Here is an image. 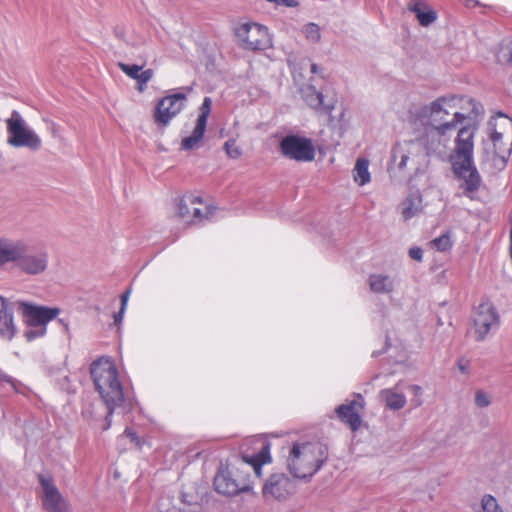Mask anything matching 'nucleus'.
Returning <instances> with one entry per match:
<instances>
[{"mask_svg": "<svg viewBox=\"0 0 512 512\" xmlns=\"http://www.w3.org/2000/svg\"><path fill=\"white\" fill-rule=\"evenodd\" d=\"M399 207L404 220H409L422 210V196L418 192L412 193L401 202Z\"/></svg>", "mask_w": 512, "mask_h": 512, "instance_id": "b1692460", "label": "nucleus"}, {"mask_svg": "<svg viewBox=\"0 0 512 512\" xmlns=\"http://www.w3.org/2000/svg\"><path fill=\"white\" fill-rule=\"evenodd\" d=\"M410 391L414 395V399H412V402L415 406L419 407L422 405L423 401L421 399L422 389L419 385H411L409 386Z\"/></svg>", "mask_w": 512, "mask_h": 512, "instance_id": "58836bf2", "label": "nucleus"}, {"mask_svg": "<svg viewBox=\"0 0 512 512\" xmlns=\"http://www.w3.org/2000/svg\"><path fill=\"white\" fill-rule=\"evenodd\" d=\"M482 512H503L497 499L491 494H485L481 499Z\"/></svg>", "mask_w": 512, "mask_h": 512, "instance_id": "c85d7f7f", "label": "nucleus"}, {"mask_svg": "<svg viewBox=\"0 0 512 512\" xmlns=\"http://www.w3.org/2000/svg\"><path fill=\"white\" fill-rule=\"evenodd\" d=\"M318 71H319V67L317 66V64H314V63H313V64L311 65V72H312V73H314V74H316V73H318Z\"/></svg>", "mask_w": 512, "mask_h": 512, "instance_id": "3c124183", "label": "nucleus"}, {"mask_svg": "<svg viewBox=\"0 0 512 512\" xmlns=\"http://www.w3.org/2000/svg\"><path fill=\"white\" fill-rule=\"evenodd\" d=\"M15 305L21 311L28 326L46 327L60 313V309L57 307L40 306L25 301H16Z\"/></svg>", "mask_w": 512, "mask_h": 512, "instance_id": "4468645a", "label": "nucleus"}, {"mask_svg": "<svg viewBox=\"0 0 512 512\" xmlns=\"http://www.w3.org/2000/svg\"><path fill=\"white\" fill-rule=\"evenodd\" d=\"M409 257L418 262L422 261L423 258V250L420 247H412L409 249Z\"/></svg>", "mask_w": 512, "mask_h": 512, "instance_id": "ea45409f", "label": "nucleus"}, {"mask_svg": "<svg viewBox=\"0 0 512 512\" xmlns=\"http://www.w3.org/2000/svg\"><path fill=\"white\" fill-rule=\"evenodd\" d=\"M468 102L472 104L473 112L475 113V115H479L480 113H482V107L480 105L475 104L473 99H469Z\"/></svg>", "mask_w": 512, "mask_h": 512, "instance_id": "de8ad7c7", "label": "nucleus"}, {"mask_svg": "<svg viewBox=\"0 0 512 512\" xmlns=\"http://www.w3.org/2000/svg\"><path fill=\"white\" fill-rule=\"evenodd\" d=\"M211 105V98L205 97L200 106V113L198 115L196 125L192 131V134L188 137H185L181 142L182 149L193 150L200 147L201 141L206 131L207 119L211 112Z\"/></svg>", "mask_w": 512, "mask_h": 512, "instance_id": "f3484780", "label": "nucleus"}, {"mask_svg": "<svg viewBox=\"0 0 512 512\" xmlns=\"http://www.w3.org/2000/svg\"><path fill=\"white\" fill-rule=\"evenodd\" d=\"M38 496L46 512H71L69 501L62 495L50 473H39Z\"/></svg>", "mask_w": 512, "mask_h": 512, "instance_id": "6e6552de", "label": "nucleus"}, {"mask_svg": "<svg viewBox=\"0 0 512 512\" xmlns=\"http://www.w3.org/2000/svg\"><path fill=\"white\" fill-rule=\"evenodd\" d=\"M294 482L284 473H273L262 486V495L265 499L282 500L293 494Z\"/></svg>", "mask_w": 512, "mask_h": 512, "instance_id": "dca6fc26", "label": "nucleus"}, {"mask_svg": "<svg viewBox=\"0 0 512 512\" xmlns=\"http://www.w3.org/2000/svg\"><path fill=\"white\" fill-rule=\"evenodd\" d=\"M419 153L418 144L412 140L398 143L392 149L391 163L396 165L400 171H404L409 165L418 163Z\"/></svg>", "mask_w": 512, "mask_h": 512, "instance_id": "6ab92c4d", "label": "nucleus"}, {"mask_svg": "<svg viewBox=\"0 0 512 512\" xmlns=\"http://www.w3.org/2000/svg\"><path fill=\"white\" fill-rule=\"evenodd\" d=\"M327 450H290L287 467L293 477L311 478L326 461Z\"/></svg>", "mask_w": 512, "mask_h": 512, "instance_id": "423d86ee", "label": "nucleus"}, {"mask_svg": "<svg viewBox=\"0 0 512 512\" xmlns=\"http://www.w3.org/2000/svg\"><path fill=\"white\" fill-rule=\"evenodd\" d=\"M26 244L22 241L8 239L0 240V267L8 262H16L19 265L22 254L25 252Z\"/></svg>", "mask_w": 512, "mask_h": 512, "instance_id": "4be33fe9", "label": "nucleus"}, {"mask_svg": "<svg viewBox=\"0 0 512 512\" xmlns=\"http://www.w3.org/2000/svg\"><path fill=\"white\" fill-rule=\"evenodd\" d=\"M424 6V2L415 0L408 5V9L416 14L420 25L428 26L436 20L437 15L433 10L423 11L422 8Z\"/></svg>", "mask_w": 512, "mask_h": 512, "instance_id": "a878e982", "label": "nucleus"}, {"mask_svg": "<svg viewBox=\"0 0 512 512\" xmlns=\"http://www.w3.org/2000/svg\"><path fill=\"white\" fill-rule=\"evenodd\" d=\"M224 149L227 155L232 159H237L242 154L241 149L236 145V141L233 139H230L225 142Z\"/></svg>", "mask_w": 512, "mask_h": 512, "instance_id": "72a5a7b5", "label": "nucleus"}, {"mask_svg": "<svg viewBox=\"0 0 512 512\" xmlns=\"http://www.w3.org/2000/svg\"><path fill=\"white\" fill-rule=\"evenodd\" d=\"M457 366L463 374H467L469 372V361L459 360Z\"/></svg>", "mask_w": 512, "mask_h": 512, "instance_id": "79ce46f5", "label": "nucleus"}, {"mask_svg": "<svg viewBox=\"0 0 512 512\" xmlns=\"http://www.w3.org/2000/svg\"><path fill=\"white\" fill-rule=\"evenodd\" d=\"M272 2L276 3V4H285L288 7H293L296 5L295 3H293L292 1H289V0H276V1H272Z\"/></svg>", "mask_w": 512, "mask_h": 512, "instance_id": "09e8293b", "label": "nucleus"}, {"mask_svg": "<svg viewBox=\"0 0 512 512\" xmlns=\"http://www.w3.org/2000/svg\"><path fill=\"white\" fill-rule=\"evenodd\" d=\"M364 407V400L361 396L358 399L352 400L347 404H342L336 408L338 418L349 425L355 431L361 425L360 411Z\"/></svg>", "mask_w": 512, "mask_h": 512, "instance_id": "aec40b11", "label": "nucleus"}, {"mask_svg": "<svg viewBox=\"0 0 512 512\" xmlns=\"http://www.w3.org/2000/svg\"><path fill=\"white\" fill-rule=\"evenodd\" d=\"M118 67L121 69V71H123L127 76H129L130 78L136 80L140 73H141V70L142 68L144 67V64L143 65H136V64H125V63H118Z\"/></svg>", "mask_w": 512, "mask_h": 512, "instance_id": "2f4dec72", "label": "nucleus"}, {"mask_svg": "<svg viewBox=\"0 0 512 512\" xmlns=\"http://www.w3.org/2000/svg\"><path fill=\"white\" fill-rule=\"evenodd\" d=\"M236 36L247 50H265L271 46L268 29L257 23L241 24L236 30Z\"/></svg>", "mask_w": 512, "mask_h": 512, "instance_id": "9b49d317", "label": "nucleus"}, {"mask_svg": "<svg viewBox=\"0 0 512 512\" xmlns=\"http://www.w3.org/2000/svg\"><path fill=\"white\" fill-rule=\"evenodd\" d=\"M281 155L296 162H311L315 158V148L311 139L297 134L284 136L279 143Z\"/></svg>", "mask_w": 512, "mask_h": 512, "instance_id": "1a4fd4ad", "label": "nucleus"}, {"mask_svg": "<svg viewBox=\"0 0 512 512\" xmlns=\"http://www.w3.org/2000/svg\"><path fill=\"white\" fill-rule=\"evenodd\" d=\"M31 329L25 332V337L28 341L34 340L36 338L42 337L46 334V327L42 326H30Z\"/></svg>", "mask_w": 512, "mask_h": 512, "instance_id": "e433bc0d", "label": "nucleus"}, {"mask_svg": "<svg viewBox=\"0 0 512 512\" xmlns=\"http://www.w3.org/2000/svg\"><path fill=\"white\" fill-rule=\"evenodd\" d=\"M167 512H200V511L192 510V509L178 510L176 508H172V509H169Z\"/></svg>", "mask_w": 512, "mask_h": 512, "instance_id": "8fccbe9b", "label": "nucleus"}, {"mask_svg": "<svg viewBox=\"0 0 512 512\" xmlns=\"http://www.w3.org/2000/svg\"><path fill=\"white\" fill-rule=\"evenodd\" d=\"M306 39L312 43H317L321 38L320 27L315 23H308L302 29Z\"/></svg>", "mask_w": 512, "mask_h": 512, "instance_id": "c756f323", "label": "nucleus"}, {"mask_svg": "<svg viewBox=\"0 0 512 512\" xmlns=\"http://www.w3.org/2000/svg\"><path fill=\"white\" fill-rule=\"evenodd\" d=\"M129 295H130V290L125 291V292L121 295V307H122V310H125V309H126L127 302H128V298H129Z\"/></svg>", "mask_w": 512, "mask_h": 512, "instance_id": "37998d69", "label": "nucleus"}, {"mask_svg": "<svg viewBox=\"0 0 512 512\" xmlns=\"http://www.w3.org/2000/svg\"><path fill=\"white\" fill-rule=\"evenodd\" d=\"M368 282L374 293H391L394 290V281L388 275L372 274L369 276Z\"/></svg>", "mask_w": 512, "mask_h": 512, "instance_id": "393cba45", "label": "nucleus"}, {"mask_svg": "<svg viewBox=\"0 0 512 512\" xmlns=\"http://www.w3.org/2000/svg\"><path fill=\"white\" fill-rule=\"evenodd\" d=\"M14 307H17L15 302H9L0 296V337L7 340H11L17 331L13 319Z\"/></svg>", "mask_w": 512, "mask_h": 512, "instance_id": "412c9836", "label": "nucleus"}, {"mask_svg": "<svg viewBox=\"0 0 512 512\" xmlns=\"http://www.w3.org/2000/svg\"><path fill=\"white\" fill-rule=\"evenodd\" d=\"M186 101V95L184 93H175L163 97L157 103L154 112V121L156 124L165 127L170 121L181 112Z\"/></svg>", "mask_w": 512, "mask_h": 512, "instance_id": "2eb2a0df", "label": "nucleus"}, {"mask_svg": "<svg viewBox=\"0 0 512 512\" xmlns=\"http://www.w3.org/2000/svg\"><path fill=\"white\" fill-rule=\"evenodd\" d=\"M48 267V253L43 249H34L26 245L18 268L28 275L43 273Z\"/></svg>", "mask_w": 512, "mask_h": 512, "instance_id": "a211bd4d", "label": "nucleus"}, {"mask_svg": "<svg viewBox=\"0 0 512 512\" xmlns=\"http://www.w3.org/2000/svg\"><path fill=\"white\" fill-rule=\"evenodd\" d=\"M432 245L441 252L447 251L452 247L450 236L443 234L432 241Z\"/></svg>", "mask_w": 512, "mask_h": 512, "instance_id": "473e14b6", "label": "nucleus"}, {"mask_svg": "<svg viewBox=\"0 0 512 512\" xmlns=\"http://www.w3.org/2000/svg\"><path fill=\"white\" fill-rule=\"evenodd\" d=\"M250 444L256 445L257 448H265L268 449L271 446V443L268 441L266 435H258L250 440Z\"/></svg>", "mask_w": 512, "mask_h": 512, "instance_id": "4c0bfd02", "label": "nucleus"}, {"mask_svg": "<svg viewBox=\"0 0 512 512\" xmlns=\"http://www.w3.org/2000/svg\"><path fill=\"white\" fill-rule=\"evenodd\" d=\"M491 141L494 146V153L503 160L512 152V120L508 117H501L499 122L496 120L493 124Z\"/></svg>", "mask_w": 512, "mask_h": 512, "instance_id": "ddd939ff", "label": "nucleus"}, {"mask_svg": "<svg viewBox=\"0 0 512 512\" xmlns=\"http://www.w3.org/2000/svg\"><path fill=\"white\" fill-rule=\"evenodd\" d=\"M463 97L457 95H445L436 98L428 104L416 108L410 113V121L414 127L418 125L441 126L449 123L455 131L459 124L469 116L459 112Z\"/></svg>", "mask_w": 512, "mask_h": 512, "instance_id": "20e7f679", "label": "nucleus"}, {"mask_svg": "<svg viewBox=\"0 0 512 512\" xmlns=\"http://www.w3.org/2000/svg\"><path fill=\"white\" fill-rule=\"evenodd\" d=\"M369 161L364 158H359L356 161L353 177L355 182H357L360 186H363L370 182L371 176L368 170Z\"/></svg>", "mask_w": 512, "mask_h": 512, "instance_id": "cd10ccee", "label": "nucleus"}, {"mask_svg": "<svg viewBox=\"0 0 512 512\" xmlns=\"http://www.w3.org/2000/svg\"><path fill=\"white\" fill-rule=\"evenodd\" d=\"M291 448L297 449V448H301V447L298 443H294Z\"/></svg>", "mask_w": 512, "mask_h": 512, "instance_id": "603ef678", "label": "nucleus"}, {"mask_svg": "<svg viewBox=\"0 0 512 512\" xmlns=\"http://www.w3.org/2000/svg\"><path fill=\"white\" fill-rule=\"evenodd\" d=\"M124 312H125V310H122V307H121L120 311L118 313L114 314V323L116 325H118L122 322Z\"/></svg>", "mask_w": 512, "mask_h": 512, "instance_id": "a18cd8bd", "label": "nucleus"}, {"mask_svg": "<svg viewBox=\"0 0 512 512\" xmlns=\"http://www.w3.org/2000/svg\"><path fill=\"white\" fill-rule=\"evenodd\" d=\"M474 403L478 408H486L492 403V395L484 390H476Z\"/></svg>", "mask_w": 512, "mask_h": 512, "instance_id": "7c9ffc66", "label": "nucleus"}, {"mask_svg": "<svg viewBox=\"0 0 512 512\" xmlns=\"http://www.w3.org/2000/svg\"><path fill=\"white\" fill-rule=\"evenodd\" d=\"M58 321L62 325L64 332L67 335H69L70 334L69 322L67 320H65L64 318H60Z\"/></svg>", "mask_w": 512, "mask_h": 512, "instance_id": "49530a36", "label": "nucleus"}, {"mask_svg": "<svg viewBox=\"0 0 512 512\" xmlns=\"http://www.w3.org/2000/svg\"><path fill=\"white\" fill-rule=\"evenodd\" d=\"M474 128L463 126L455 139V148L450 156L451 166L455 177L463 181L461 187L470 196L481 184V177L473 165Z\"/></svg>", "mask_w": 512, "mask_h": 512, "instance_id": "f03ea898", "label": "nucleus"}, {"mask_svg": "<svg viewBox=\"0 0 512 512\" xmlns=\"http://www.w3.org/2000/svg\"><path fill=\"white\" fill-rule=\"evenodd\" d=\"M0 380L1 381H4V382H7L11 385H14V379L7 375L6 373H4L3 371L0 370Z\"/></svg>", "mask_w": 512, "mask_h": 512, "instance_id": "c03bdc74", "label": "nucleus"}, {"mask_svg": "<svg viewBox=\"0 0 512 512\" xmlns=\"http://www.w3.org/2000/svg\"><path fill=\"white\" fill-rule=\"evenodd\" d=\"M271 463L270 450H244L234 462L220 463L213 479L214 489L227 498L243 494L255 497L254 482L245 466L250 467L257 478H261L262 468Z\"/></svg>", "mask_w": 512, "mask_h": 512, "instance_id": "f257e3e1", "label": "nucleus"}, {"mask_svg": "<svg viewBox=\"0 0 512 512\" xmlns=\"http://www.w3.org/2000/svg\"><path fill=\"white\" fill-rule=\"evenodd\" d=\"M418 132L414 143L418 144V150H425L427 156H441L445 153L447 145L451 139L453 126L446 123L441 126L418 125L414 127Z\"/></svg>", "mask_w": 512, "mask_h": 512, "instance_id": "39448f33", "label": "nucleus"}, {"mask_svg": "<svg viewBox=\"0 0 512 512\" xmlns=\"http://www.w3.org/2000/svg\"><path fill=\"white\" fill-rule=\"evenodd\" d=\"M499 314L490 301L480 303L473 313V330L475 339L483 341L492 329L499 326Z\"/></svg>", "mask_w": 512, "mask_h": 512, "instance_id": "f8f14e48", "label": "nucleus"}, {"mask_svg": "<svg viewBox=\"0 0 512 512\" xmlns=\"http://www.w3.org/2000/svg\"><path fill=\"white\" fill-rule=\"evenodd\" d=\"M178 215L188 223L198 224L209 220L215 208L204 204L202 199L193 194H186L177 204Z\"/></svg>", "mask_w": 512, "mask_h": 512, "instance_id": "9d476101", "label": "nucleus"}, {"mask_svg": "<svg viewBox=\"0 0 512 512\" xmlns=\"http://www.w3.org/2000/svg\"><path fill=\"white\" fill-rule=\"evenodd\" d=\"M8 139L12 147H26L32 151L41 148V138L27 125L18 111H13L6 120Z\"/></svg>", "mask_w": 512, "mask_h": 512, "instance_id": "0eeeda50", "label": "nucleus"}, {"mask_svg": "<svg viewBox=\"0 0 512 512\" xmlns=\"http://www.w3.org/2000/svg\"><path fill=\"white\" fill-rule=\"evenodd\" d=\"M90 374L96 391L100 394L107 407L104 429L110 426V417L117 407L125 406L123 386L119 379L118 370L110 358L101 357L90 366Z\"/></svg>", "mask_w": 512, "mask_h": 512, "instance_id": "7ed1b4c3", "label": "nucleus"}, {"mask_svg": "<svg viewBox=\"0 0 512 512\" xmlns=\"http://www.w3.org/2000/svg\"><path fill=\"white\" fill-rule=\"evenodd\" d=\"M381 397L385 401L386 406L392 410H399L406 404L405 396L392 389H385L381 391Z\"/></svg>", "mask_w": 512, "mask_h": 512, "instance_id": "bb28decb", "label": "nucleus"}, {"mask_svg": "<svg viewBox=\"0 0 512 512\" xmlns=\"http://www.w3.org/2000/svg\"><path fill=\"white\" fill-rule=\"evenodd\" d=\"M497 58L499 62L512 63V41L500 48Z\"/></svg>", "mask_w": 512, "mask_h": 512, "instance_id": "c9c22d12", "label": "nucleus"}, {"mask_svg": "<svg viewBox=\"0 0 512 512\" xmlns=\"http://www.w3.org/2000/svg\"><path fill=\"white\" fill-rule=\"evenodd\" d=\"M302 96L307 105L313 109H323L325 112H331L335 107V103L333 101L324 103L323 94L317 91L314 86L309 85L303 88Z\"/></svg>", "mask_w": 512, "mask_h": 512, "instance_id": "5701e85b", "label": "nucleus"}, {"mask_svg": "<svg viewBox=\"0 0 512 512\" xmlns=\"http://www.w3.org/2000/svg\"><path fill=\"white\" fill-rule=\"evenodd\" d=\"M153 75L154 71L152 69H147L140 73L139 77L136 79L140 92L145 90L146 84L152 79Z\"/></svg>", "mask_w": 512, "mask_h": 512, "instance_id": "f704fd0d", "label": "nucleus"}, {"mask_svg": "<svg viewBox=\"0 0 512 512\" xmlns=\"http://www.w3.org/2000/svg\"><path fill=\"white\" fill-rule=\"evenodd\" d=\"M125 434L127 435V437H129L131 439V444L132 445H135V446H141L144 444L143 441H141V439L136 435L135 432L129 430V429H126L125 430Z\"/></svg>", "mask_w": 512, "mask_h": 512, "instance_id": "a19ab883", "label": "nucleus"}]
</instances>
